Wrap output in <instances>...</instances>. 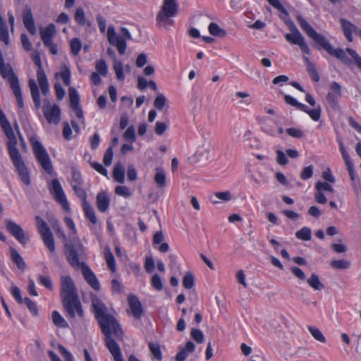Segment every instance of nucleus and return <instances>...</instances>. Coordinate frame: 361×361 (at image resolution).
I'll use <instances>...</instances> for the list:
<instances>
[{
  "label": "nucleus",
  "instance_id": "f704fd0d",
  "mask_svg": "<svg viewBox=\"0 0 361 361\" xmlns=\"http://www.w3.org/2000/svg\"><path fill=\"white\" fill-rule=\"evenodd\" d=\"M154 181L159 188H163L166 185V173L161 168L156 169V173L154 175Z\"/></svg>",
  "mask_w": 361,
  "mask_h": 361
},
{
  "label": "nucleus",
  "instance_id": "79ce46f5",
  "mask_svg": "<svg viewBox=\"0 0 361 361\" xmlns=\"http://www.w3.org/2000/svg\"><path fill=\"white\" fill-rule=\"evenodd\" d=\"M330 264L336 269H347L350 267V262L345 259L333 260Z\"/></svg>",
  "mask_w": 361,
  "mask_h": 361
},
{
  "label": "nucleus",
  "instance_id": "603ef678",
  "mask_svg": "<svg viewBox=\"0 0 361 361\" xmlns=\"http://www.w3.org/2000/svg\"><path fill=\"white\" fill-rule=\"evenodd\" d=\"M75 20L78 24L84 25L85 24V16L83 9L80 7L77 8L75 13Z\"/></svg>",
  "mask_w": 361,
  "mask_h": 361
},
{
  "label": "nucleus",
  "instance_id": "9b49d317",
  "mask_svg": "<svg viewBox=\"0 0 361 361\" xmlns=\"http://www.w3.org/2000/svg\"><path fill=\"white\" fill-rule=\"evenodd\" d=\"M62 304L70 318L75 319L76 315L83 317L84 312L78 296L63 299Z\"/></svg>",
  "mask_w": 361,
  "mask_h": 361
},
{
  "label": "nucleus",
  "instance_id": "a211bd4d",
  "mask_svg": "<svg viewBox=\"0 0 361 361\" xmlns=\"http://www.w3.org/2000/svg\"><path fill=\"white\" fill-rule=\"evenodd\" d=\"M68 94L71 103V107L75 111V116L84 124V117L82 111L79 105V95L78 92L73 87L69 88Z\"/></svg>",
  "mask_w": 361,
  "mask_h": 361
},
{
  "label": "nucleus",
  "instance_id": "9d476101",
  "mask_svg": "<svg viewBox=\"0 0 361 361\" xmlns=\"http://www.w3.org/2000/svg\"><path fill=\"white\" fill-rule=\"evenodd\" d=\"M56 34V29L54 24L51 23L46 27L40 30L42 40L45 47L49 49V51L53 55L58 54L56 44L53 42V38Z\"/></svg>",
  "mask_w": 361,
  "mask_h": 361
},
{
  "label": "nucleus",
  "instance_id": "4d7b16f0",
  "mask_svg": "<svg viewBox=\"0 0 361 361\" xmlns=\"http://www.w3.org/2000/svg\"><path fill=\"white\" fill-rule=\"evenodd\" d=\"M32 59L33 62L36 64V66L38 67L37 73H39L40 71L42 73H44L43 68H42V64L41 62L40 54L37 51H35L32 54Z\"/></svg>",
  "mask_w": 361,
  "mask_h": 361
},
{
  "label": "nucleus",
  "instance_id": "c9c22d12",
  "mask_svg": "<svg viewBox=\"0 0 361 361\" xmlns=\"http://www.w3.org/2000/svg\"><path fill=\"white\" fill-rule=\"evenodd\" d=\"M295 237L301 240H310L312 238V231L308 227H303L295 233Z\"/></svg>",
  "mask_w": 361,
  "mask_h": 361
},
{
  "label": "nucleus",
  "instance_id": "f8f14e48",
  "mask_svg": "<svg viewBox=\"0 0 361 361\" xmlns=\"http://www.w3.org/2000/svg\"><path fill=\"white\" fill-rule=\"evenodd\" d=\"M50 192L53 195L54 200L60 204L66 211L70 210V206L66 196L58 179L55 178L52 180Z\"/></svg>",
  "mask_w": 361,
  "mask_h": 361
},
{
  "label": "nucleus",
  "instance_id": "09e8293b",
  "mask_svg": "<svg viewBox=\"0 0 361 361\" xmlns=\"http://www.w3.org/2000/svg\"><path fill=\"white\" fill-rule=\"evenodd\" d=\"M115 193L119 196L128 198L132 195L128 188L124 185H118L115 188Z\"/></svg>",
  "mask_w": 361,
  "mask_h": 361
},
{
  "label": "nucleus",
  "instance_id": "7c9ffc66",
  "mask_svg": "<svg viewBox=\"0 0 361 361\" xmlns=\"http://www.w3.org/2000/svg\"><path fill=\"white\" fill-rule=\"evenodd\" d=\"M11 257L13 262L16 264L18 268L22 271H24L26 264L23 257L15 248H11Z\"/></svg>",
  "mask_w": 361,
  "mask_h": 361
},
{
  "label": "nucleus",
  "instance_id": "423d86ee",
  "mask_svg": "<svg viewBox=\"0 0 361 361\" xmlns=\"http://www.w3.org/2000/svg\"><path fill=\"white\" fill-rule=\"evenodd\" d=\"M121 35H117L114 26H109L107 29V39L110 44L116 47L118 53L124 54L126 49V40L131 39V35L126 27L120 30Z\"/></svg>",
  "mask_w": 361,
  "mask_h": 361
},
{
  "label": "nucleus",
  "instance_id": "052dcab7",
  "mask_svg": "<svg viewBox=\"0 0 361 361\" xmlns=\"http://www.w3.org/2000/svg\"><path fill=\"white\" fill-rule=\"evenodd\" d=\"M23 303L25 304L29 310L33 314L37 315L38 312L37 307L35 302L31 300L29 298H25Z\"/></svg>",
  "mask_w": 361,
  "mask_h": 361
},
{
  "label": "nucleus",
  "instance_id": "ea45409f",
  "mask_svg": "<svg viewBox=\"0 0 361 361\" xmlns=\"http://www.w3.org/2000/svg\"><path fill=\"white\" fill-rule=\"evenodd\" d=\"M113 66L115 73L116 75V78L120 80H123L125 76L123 73V67L121 61L116 59H114Z\"/></svg>",
  "mask_w": 361,
  "mask_h": 361
},
{
  "label": "nucleus",
  "instance_id": "69168bd1",
  "mask_svg": "<svg viewBox=\"0 0 361 361\" xmlns=\"http://www.w3.org/2000/svg\"><path fill=\"white\" fill-rule=\"evenodd\" d=\"M145 269L147 273H152L154 269V261L152 257H147L145 262Z\"/></svg>",
  "mask_w": 361,
  "mask_h": 361
},
{
  "label": "nucleus",
  "instance_id": "f03ea898",
  "mask_svg": "<svg viewBox=\"0 0 361 361\" xmlns=\"http://www.w3.org/2000/svg\"><path fill=\"white\" fill-rule=\"evenodd\" d=\"M3 130L8 138L7 147L10 158L18 171L20 180L26 185H29L31 182L30 173L16 147L18 141L13 128L11 126Z\"/></svg>",
  "mask_w": 361,
  "mask_h": 361
},
{
  "label": "nucleus",
  "instance_id": "4468645a",
  "mask_svg": "<svg viewBox=\"0 0 361 361\" xmlns=\"http://www.w3.org/2000/svg\"><path fill=\"white\" fill-rule=\"evenodd\" d=\"M342 97L341 86L336 82H333L329 86V91L326 96V102L329 106L334 109H339L338 100Z\"/></svg>",
  "mask_w": 361,
  "mask_h": 361
},
{
  "label": "nucleus",
  "instance_id": "13d9d810",
  "mask_svg": "<svg viewBox=\"0 0 361 361\" xmlns=\"http://www.w3.org/2000/svg\"><path fill=\"white\" fill-rule=\"evenodd\" d=\"M166 102V99L165 96L162 94H159L154 99V106L159 109L161 110L165 106Z\"/></svg>",
  "mask_w": 361,
  "mask_h": 361
},
{
  "label": "nucleus",
  "instance_id": "aec40b11",
  "mask_svg": "<svg viewBox=\"0 0 361 361\" xmlns=\"http://www.w3.org/2000/svg\"><path fill=\"white\" fill-rule=\"evenodd\" d=\"M22 18L23 24L26 30L30 35H35L37 33V29L35 24L31 8L29 6H26L24 8L22 14Z\"/></svg>",
  "mask_w": 361,
  "mask_h": 361
},
{
  "label": "nucleus",
  "instance_id": "5701e85b",
  "mask_svg": "<svg viewBox=\"0 0 361 361\" xmlns=\"http://www.w3.org/2000/svg\"><path fill=\"white\" fill-rule=\"evenodd\" d=\"M128 300L131 314L135 319H140L143 314V309L138 298L134 295H130Z\"/></svg>",
  "mask_w": 361,
  "mask_h": 361
},
{
  "label": "nucleus",
  "instance_id": "5fc2aeb1",
  "mask_svg": "<svg viewBox=\"0 0 361 361\" xmlns=\"http://www.w3.org/2000/svg\"><path fill=\"white\" fill-rule=\"evenodd\" d=\"M183 285L187 289H190L194 285V278L191 273H187L183 279Z\"/></svg>",
  "mask_w": 361,
  "mask_h": 361
},
{
  "label": "nucleus",
  "instance_id": "6e6552de",
  "mask_svg": "<svg viewBox=\"0 0 361 361\" xmlns=\"http://www.w3.org/2000/svg\"><path fill=\"white\" fill-rule=\"evenodd\" d=\"M317 46H319L331 56L339 59L342 63L350 65V59L347 56L345 51L340 48H334L329 41L319 34H317Z\"/></svg>",
  "mask_w": 361,
  "mask_h": 361
},
{
  "label": "nucleus",
  "instance_id": "2eb2a0df",
  "mask_svg": "<svg viewBox=\"0 0 361 361\" xmlns=\"http://www.w3.org/2000/svg\"><path fill=\"white\" fill-rule=\"evenodd\" d=\"M333 183L317 181V203L325 204L334 192Z\"/></svg>",
  "mask_w": 361,
  "mask_h": 361
},
{
  "label": "nucleus",
  "instance_id": "8fccbe9b",
  "mask_svg": "<svg viewBox=\"0 0 361 361\" xmlns=\"http://www.w3.org/2000/svg\"><path fill=\"white\" fill-rule=\"evenodd\" d=\"M73 188L76 195L82 200V203L87 202L86 192L81 187V185L73 184Z\"/></svg>",
  "mask_w": 361,
  "mask_h": 361
},
{
  "label": "nucleus",
  "instance_id": "412c9836",
  "mask_svg": "<svg viewBox=\"0 0 361 361\" xmlns=\"http://www.w3.org/2000/svg\"><path fill=\"white\" fill-rule=\"evenodd\" d=\"M82 275L87 283L95 290L100 289V283L96 275L92 271L87 264H83L82 267Z\"/></svg>",
  "mask_w": 361,
  "mask_h": 361
},
{
  "label": "nucleus",
  "instance_id": "72a5a7b5",
  "mask_svg": "<svg viewBox=\"0 0 361 361\" xmlns=\"http://www.w3.org/2000/svg\"><path fill=\"white\" fill-rule=\"evenodd\" d=\"M37 78L42 93L47 94L49 92V86L45 73L40 71L39 73H37Z\"/></svg>",
  "mask_w": 361,
  "mask_h": 361
},
{
  "label": "nucleus",
  "instance_id": "0e129e2a",
  "mask_svg": "<svg viewBox=\"0 0 361 361\" xmlns=\"http://www.w3.org/2000/svg\"><path fill=\"white\" fill-rule=\"evenodd\" d=\"M235 95L236 97L245 99L240 102V104L247 106L251 103L250 99H248L250 97V94L245 92H237Z\"/></svg>",
  "mask_w": 361,
  "mask_h": 361
},
{
  "label": "nucleus",
  "instance_id": "4c0bfd02",
  "mask_svg": "<svg viewBox=\"0 0 361 361\" xmlns=\"http://www.w3.org/2000/svg\"><path fill=\"white\" fill-rule=\"evenodd\" d=\"M346 51L351 56L352 59H350V63H353L356 67L361 71V56L351 48H347Z\"/></svg>",
  "mask_w": 361,
  "mask_h": 361
},
{
  "label": "nucleus",
  "instance_id": "3c124183",
  "mask_svg": "<svg viewBox=\"0 0 361 361\" xmlns=\"http://www.w3.org/2000/svg\"><path fill=\"white\" fill-rule=\"evenodd\" d=\"M190 336L197 343H202L204 341V336L202 331L197 329H192L190 332Z\"/></svg>",
  "mask_w": 361,
  "mask_h": 361
},
{
  "label": "nucleus",
  "instance_id": "cd10ccee",
  "mask_svg": "<svg viewBox=\"0 0 361 361\" xmlns=\"http://www.w3.org/2000/svg\"><path fill=\"white\" fill-rule=\"evenodd\" d=\"M296 19L302 30L305 32L309 37L312 38L314 40H316V32L313 27H311L310 25L306 21V20L304 19L301 16H298Z\"/></svg>",
  "mask_w": 361,
  "mask_h": 361
},
{
  "label": "nucleus",
  "instance_id": "a18cd8bd",
  "mask_svg": "<svg viewBox=\"0 0 361 361\" xmlns=\"http://www.w3.org/2000/svg\"><path fill=\"white\" fill-rule=\"evenodd\" d=\"M123 138L128 142L133 143L136 140L135 130L133 126H129L123 134Z\"/></svg>",
  "mask_w": 361,
  "mask_h": 361
},
{
  "label": "nucleus",
  "instance_id": "e2e57ef3",
  "mask_svg": "<svg viewBox=\"0 0 361 361\" xmlns=\"http://www.w3.org/2000/svg\"><path fill=\"white\" fill-rule=\"evenodd\" d=\"M322 177L326 182L335 183L336 181L335 177L332 174L331 169L329 168L322 172Z\"/></svg>",
  "mask_w": 361,
  "mask_h": 361
},
{
  "label": "nucleus",
  "instance_id": "a878e982",
  "mask_svg": "<svg viewBox=\"0 0 361 361\" xmlns=\"http://www.w3.org/2000/svg\"><path fill=\"white\" fill-rule=\"evenodd\" d=\"M29 87L35 106L37 109H39L41 106V99L39 89L35 80H29Z\"/></svg>",
  "mask_w": 361,
  "mask_h": 361
},
{
  "label": "nucleus",
  "instance_id": "4be33fe9",
  "mask_svg": "<svg viewBox=\"0 0 361 361\" xmlns=\"http://www.w3.org/2000/svg\"><path fill=\"white\" fill-rule=\"evenodd\" d=\"M284 99L287 104L297 108L298 109H300L304 112H306L307 114H308L310 115V116L312 118V120L316 121V109L310 110L309 108L306 105H305L302 103H300L299 102H298L296 100V99H295L294 97H293L290 95H288V94L285 95Z\"/></svg>",
  "mask_w": 361,
  "mask_h": 361
},
{
  "label": "nucleus",
  "instance_id": "864d4df0",
  "mask_svg": "<svg viewBox=\"0 0 361 361\" xmlns=\"http://www.w3.org/2000/svg\"><path fill=\"white\" fill-rule=\"evenodd\" d=\"M151 283L152 286L158 291H160L163 289L162 280L157 274H154L152 276Z\"/></svg>",
  "mask_w": 361,
  "mask_h": 361
},
{
  "label": "nucleus",
  "instance_id": "ddd939ff",
  "mask_svg": "<svg viewBox=\"0 0 361 361\" xmlns=\"http://www.w3.org/2000/svg\"><path fill=\"white\" fill-rule=\"evenodd\" d=\"M60 281L61 300L78 296L75 283L69 276H61Z\"/></svg>",
  "mask_w": 361,
  "mask_h": 361
},
{
  "label": "nucleus",
  "instance_id": "20e7f679",
  "mask_svg": "<svg viewBox=\"0 0 361 361\" xmlns=\"http://www.w3.org/2000/svg\"><path fill=\"white\" fill-rule=\"evenodd\" d=\"M178 4L176 0H164L161 11L157 16V22L159 26L167 27L173 24L171 18L176 16Z\"/></svg>",
  "mask_w": 361,
  "mask_h": 361
},
{
  "label": "nucleus",
  "instance_id": "37998d69",
  "mask_svg": "<svg viewBox=\"0 0 361 361\" xmlns=\"http://www.w3.org/2000/svg\"><path fill=\"white\" fill-rule=\"evenodd\" d=\"M201 149H202L203 154H209L214 149V145L212 140L209 137H204V141L201 146Z\"/></svg>",
  "mask_w": 361,
  "mask_h": 361
},
{
  "label": "nucleus",
  "instance_id": "c03bdc74",
  "mask_svg": "<svg viewBox=\"0 0 361 361\" xmlns=\"http://www.w3.org/2000/svg\"><path fill=\"white\" fill-rule=\"evenodd\" d=\"M95 68L97 72L102 76H106L108 73V66L104 60L96 61Z\"/></svg>",
  "mask_w": 361,
  "mask_h": 361
},
{
  "label": "nucleus",
  "instance_id": "0eeeda50",
  "mask_svg": "<svg viewBox=\"0 0 361 361\" xmlns=\"http://www.w3.org/2000/svg\"><path fill=\"white\" fill-rule=\"evenodd\" d=\"M84 253L82 243L78 240L75 244L66 243L65 255L70 265L75 269H82L84 262H80V258Z\"/></svg>",
  "mask_w": 361,
  "mask_h": 361
},
{
  "label": "nucleus",
  "instance_id": "6ab92c4d",
  "mask_svg": "<svg viewBox=\"0 0 361 361\" xmlns=\"http://www.w3.org/2000/svg\"><path fill=\"white\" fill-rule=\"evenodd\" d=\"M44 115L49 123H58L60 121V109L57 105L44 104Z\"/></svg>",
  "mask_w": 361,
  "mask_h": 361
},
{
  "label": "nucleus",
  "instance_id": "dca6fc26",
  "mask_svg": "<svg viewBox=\"0 0 361 361\" xmlns=\"http://www.w3.org/2000/svg\"><path fill=\"white\" fill-rule=\"evenodd\" d=\"M0 74L3 78L7 80L11 88L19 85V80L14 73L13 68L8 63H4V59L0 61Z\"/></svg>",
  "mask_w": 361,
  "mask_h": 361
},
{
  "label": "nucleus",
  "instance_id": "774afa93",
  "mask_svg": "<svg viewBox=\"0 0 361 361\" xmlns=\"http://www.w3.org/2000/svg\"><path fill=\"white\" fill-rule=\"evenodd\" d=\"M313 174V166H309L303 169L301 172V178L303 180H307L310 178Z\"/></svg>",
  "mask_w": 361,
  "mask_h": 361
},
{
  "label": "nucleus",
  "instance_id": "6e6d98bb",
  "mask_svg": "<svg viewBox=\"0 0 361 361\" xmlns=\"http://www.w3.org/2000/svg\"><path fill=\"white\" fill-rule=\"evenodd\" d=\"M38 282L49 290H52L53 286L51 280L49 276L39 275L37 278Z\"/></svg>",
  "mask_w": 361,
  "mask_h": 361
},
{
  "label": "nucleus",
  "instance_id": "f3484780",
  "mask_svg": "<svg viewBox=\"0 0 361 361\" xmlns=\"http://www.w3.org/2000/svg\"><path fill=\"white\" fill-rule=\"evenodd\" d=\"M7 231L20 243L25 244L27 241L25 234L20 226L10 219L5 221Z\"/></svg>",
  "mask_w": 361,
  "mask_h": 361
},
{
  "label": "nucleus",
  "instance_id": "39448f33",
  "mask_svg": "<svg viewBox=\"0 0 361 361\" xmlns=\"http://www.w3.org/2000/svg\"><path fill=\"white\" fill-rule=\"evenodd\" d=\"M30 142L34 154L40 166L47 173L51 174L53 171V166L46 149L35 136L30 137Z\"/></svg>",
  "mask_w": 361,
  "mask_h": 361
},
{
  "label": "nucleus",
  "instance_id": "bb28decb",
  "mask_svg": "<svg viewBox=\"0 0 361 361\" xmlns=\"http://www.w3.org/2000/svg\"><path fill=\"white\" fill-rule=\"evenodd\" d=\"M195 345L192 341L187 342L185 346L180 349L176 355L177 361H183L188 357V354L195 350Z\"/></svg>",
  "mask_w": 361,
  "mask_h": 361
},
{
  "label": "nucleus",
  "instance_id": "de8ad7c7",
  "mask_svg": "<svg viewBox=\"0 0 361 361\" xmlns=\"http://www.w3.org/2000/svg\"><path fill=\"white\" fill-rule=\"evenodd\" d=\"M71 51L74 56H77L82 47V44L78 38L73 39L70 42Z\"/></svg>",
  "mask_w": 361,
  "mask_h": 361
},
{
  "label": "nucleus",
  "instance_id": "c756f323",
  "mask_svg": "<svg viewBox=\"0 0 361 361\" xmlns=\"http://www.w3.org/2000/svg\"><path fill=\"white\" fill-rule=\"evenodd\" d=\"M82 209L84 210L86 218L92 224H96L97 222V219L92 205L88 202H83Z\"/></svg>",
  "mask_w": 361,
  "mask_h": 361
},
{
  "label": "nucleus",
  "instance_id": "f257e3e1",
  "mask_svg": "<svg viewBox=\"0 0 361 361\" xmlns=\"http://www.w3.org/2000/svg\"><path fill=\"white\" fill-rule=\"evenodd\" d=\"M92 307L100 328L105 336V345L111 353L114 361H125L117 343L111 338L114 336L121 338L123 335L120 325L116 319L106 312V305L95 294H91Z\"/></svg>",
  "mask_w": 361,
  "mask_h": 361
},
{
  "label": "nucleus",
  "instance_id": "58836bf2",
  "mask_svg": "<svg viewBox=\"0 0 361 361\" xmlns=\"http://www.w3.org/2000/svg\"><path fill=\"white\" fill-rule=\"evenodd\" d=\"M208 30L209 33L213 36L224 37L226 34V31L215 23H211L209 25Z\"/></svg>",
  "mask_w": 361,
  "mask_h": 361
},
{
  "label": "nucleus",
  "instance_id": "b1692460",
  "mask_svg": "<svg viewBox=\"0 0 361 361\" xmlns=\"http://www.w3.org/2000/svg\"><path fill=\"white\" fill-rule=\"evenodd\" d=\"M340 22L342 26L343 34L346 37L347 40L350 42H353V33H358V30L360 29H358L355 25L353 24L346 19L341 18Z\"/></svg>",
  "mask_w": 361,
  "mask_h": 361
},
{
  "label": "nucleus",
  "instance_id": "49530a36",
  "mask_svg": "<svg viewBox=\"0 0 361 361\" xmlns=\"http://www.w3.org/2000/svg\"><path fill=\"white\" fill-rule=\"evenodd\" d=\"M11 90L16 97V102L19 108L23 107V99L22 96V91L20 86V84L12 87Z\"/></svg>",
  "mask_w": 361,
  "mask_h": 361
},
{
  "label": "nucleus",
  "instance_id": "bf43d9fd",
  "mask_svg": "<svg viewBox=\"0 0 361 361\" xmlns=\"http://www.w3.org/2000/svg\"><path fill=\"white\" fill-rule=\"evenodd\" d=\"M113 156H114V152H113L112 147H109L106 150L104 155V158H103L104 164L106 166H108L111 164Z\"/></svg>",
  "mask_w": 361,
  "mask_h": 361
},
{
  "label": "nucleus",
  "instance_id": "a19ab883",
  "mask_svg": "<svg viewBox=\"0 0 361 361\" xmlns=\"http://www.w3.org/2000/svg\"><path fill=\"white\" fill-rule=\"evenodd\" d=\"M149 348L152 355H153V358L158 361H161L162 359V355L159 345L154 343H149Z\"/></svg>",
  "mask_w": 361,
  "mask_h": 361
},
{
  "label": "nucleus",
  "instance_id": "e433bc0d",
  "mask_svg": "<svg viewBox=\"0 0 361 361\" xmlns=\"http://www.w3.org/2000/svg\"><path fill=\"white\" fill-rule=\"evenodd\" d=\"M104 258L109 268L114 272L116 271V262L114 257L109 248L104 250Z\"/></svg>",
  "mask_w": 361,
  "mask_h": 361
},
{
  "label": "nucleus",
  "instance_id": "c85d7f7f",
  "mask_svg": "<svg viewBox=\"0 0 361 361\" xmlns=\"http://www.w3.org/2000/svg\"><path fill=\"white\" fill-rule=\"evenodd\" d=\"M114 179L119 183H123L125 182V169L124 166L117 163L115 164L113 171Z\"/></svg>",
  "mask_w": 361,
  "mask_h": 361
},
{
  "label": "nucleus",
  "instance_id": "473e14b6",
  "mask_svg": "<svg viewBox=\"0 0 361 361\" xmlns=\"http://www.w3.org/2000/svg\"><path fill=\"white\" fill-rule=\"evenodd\" d=\"M55 77L61 78L64 84L66 86H69L71 84V71L67 66H63L60 72L55 74Z\"/></svg>",
  "mask_w": 361,
  "mask_h": 361
},
{
  "label": "nucleus",
  "instance_id": "393cba45",
  "mask_svg": "<svg viewBox=\"0 0 361 361\" xmlns=\"http://www.w3.org/2000/svg\"><path fill=\"white\" fill-rule=\"evenodd\" d=\"M96 203L97 209L101 212H106L109 207L110 199L106 192L102 191L97 195Z\"/></svg>",
  "mask_w": 361,
  "mask_h": 361
},
{
  "label": "nucleus",
  "instance_id": "7ed1b4c3",
  "mask_svg": "<svg viewBox=\"0 0 361 361\" xmlns=\"http://www.w3.org/2000/svg\"><path fill=\"white\" fill-rule=\"evenodd\" d=\"M287 24L290 32L286 33L285 35L286 41L292 44L298 45L300 47L304 54L303 58L305 61L307 71L310 73L312 80L316 81V72L314 71V66L307 56L310 54V51L305 42L304 37L297 28L293 22L290 21Z\"/></svg>",
  "mask_w": 361,
  "mask_h": 361
},
{
  "label": "nucleus",
  "instance_id": "1a4fd4ad",
  "mask_svg": "<svg viewBox=\"0 0 361 361\" xmlns=\"http://www.w3.org/2000/svg\"><path fill=\"white\" fill-rule=\"evenodd\" d=\"M38 231L42 236L45 246L51 252L55 251V243L52 233L47 224L39 216L35 217Z\"/></svg>",
  "mask_w": 361,
  "mask_h": 361
},
{
  "label": "nucleus",
  "instance_id": "680f3d73",
  "mask_svg": "<svg viewBox=\"0 0 361 361\" xmlns=\"http://www.w3.org/2000/svg\"><path fill=\"white\" fill-rule=\"evenodd\" d=\"M286 131L288 135L293 137L301 138L304 135L303 132L300 129L295 128H287Z\"/></svg>",
  "mask_w": 361,
  "mask_h": 361
},
{
  "label": "nucleus",
  "instance_id": "2f4dec72",
  "mask_svg": "<svg viewBox=\"0 0 361 361\" xmlns=\"http://www.w3.org/2000/svg\"><path fill=\"white\" fill-rule=\"evenodd\" d=\"M51 317L53 323L59 328H68V322L64 319V318L61 315V314L56 311L54 310L51 313Z\"/></svg>",
  "mask_w": 361,
  "mask_h": 361
},
{
  "label": "nucleus",
  "instance_id": "338daca9",
  "mask_svg": "<svg viewBox=\"0 0 361 361\" xmlns=\"http://www.w3.org/2000/svg\"><path fill=\"white\" fill-rule=\"evenodd\" d=\"M20 40L25 50L30 51L32 49V44L25 34H21Z\"/></svg>",
  "mask_w": 361,
  "mask_h": 361
}]
</instances>
